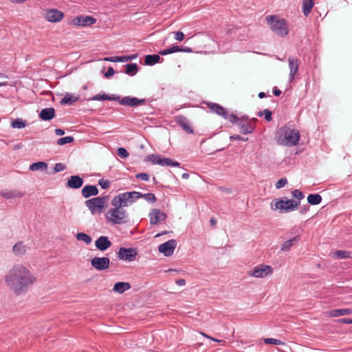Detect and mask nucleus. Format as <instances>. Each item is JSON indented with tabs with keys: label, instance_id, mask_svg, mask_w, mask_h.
Returning <instances> with one entry per match:
<instances>
[{
	"label": "nucleus",
	"instance_id": "obj_64",
	"mask_svg": "<svg viewBox=\"0 0 352 352\" xmlns=\"http://www.w3.org/2000/svg\"><path fill=\"white\" fill-rule=\"evenodd\" d=\"M210 222L212 226H215L217 223V221L214 218H211Z\"/></svg>",
	"mask_w": 352,
	"mask_h": 352
},
{
	"label": "nucleus",
	"instance_id": "obj_62",
	"mask_svg": "<svg viewBox=\"0 0 352 352\" xmlns=\"http://www.w3.org/2000/svg\"><path fill=\"white\" fill-rule=\"evenodd\" d=\"M258 96L259 98H263L266 97V94L265 92H260L258 94Z\"/></svg>",
	"mask_w": 352,
	"mask_h": 352
},
{
	"label": "nucleus",
	"instance_id": "obj_32",
	"mask_svg": "<svg viewBox=\"0 0 352 352\" xmlns=\"http://www.w3.org/2000/svg\"><path fill=\"white\" fill-rule=\"evenodd\" d=\"M352 313L351 309H336L330 311V316L332 317H338L340 316L349 315Z\"/></svg>",
	"mask_w": 352,
	"mask_h": 352
},
{
	"label": "nucleus",
	"instance_id": "obj_50",
	"mask_svg": "<svg viewBox=\"0 0 352 352\" xmlns=\"http://www.w3.org/2000/svg\"><path fill=\"white\" fill-rule=\"evenodd\" d=\"M66 168V166L63 163H56L54 166V172L58 173L64 170Z\"/></svg>",
	"mask_w": 352,
	"mask_h": 352
},
{
	"label": "nucleus",
	"instance_id": "obj_60",
	"mask_svg": "<svg viewBox=\"0 0 352 352\" xmlns=\"http://www.w3.org/2000/svg\"><path fill=\"white\" fill-rule=\"evenodd\" d=\"M219 190L222 192H225L229 193V194L232 192V190L230 188H226V187H220Z\"/></svg>",
	"mask_w": 352,
	"mask_h": 352
},
{
	"label": "nucleus",
	"instance_id": "obj_54",
	"mask_svg": "<svg viewBox=\"0 0 352 352\" xmlns=\"http://www.w3.org/2000/svg\"><path fill=\"white\" fill-rule=\"evenodd\" d=\"M115 73V71L113 67H110L108 68L107 72L105 73L104 76L106 78H109L112 76Z\"/></svg>",
	"mask_w": 352,
	"mask_h": 352
},
{
	"label": "nucleus",
	"instance_id": "obj_4",
	"mask_svg": "<svg viewBox=\"0 0 352 352\" xmlns=\"http://www.w3.org/2000/svg\"><path fill=\"white\" fill-rule=\"evenodd\" d=\"M265 19L273 32L280 36L287 35L288 28L285 19H280L276 15H268Z\"/></svg>",
	"mask_w": 352,
	"mask_h": 352
},
{
	"label": "nucleus",
	"instance_id": "obj_20",
	"mask_svg": "<svg viewBox=\"0 0 352 352\" xmlns=\"http://www.w3.org/2000/svg\"><path fill=\"white\" fill-rule=\"evenodd\" d=\"M83 179L79 175H72L67 182V186L73 189H78L83 184Z\"/></svg>",
	"mask_w": 352,
	"mask_h": 352
},
{
	"label": "nucleus",
	"instance_id": "obj_53",
	"mask_svg": "<svg viewBox=\"0 0 352 352\" xmlns=\"http://www.w3.org/2000/svg\"><path fill=\"white\" fill-rule=\"evenodd\" d=\"M231 140H239V141H247L248 139L241 137L239 135H233L230 136Z\"/></svg>",
	"mask_w": 352,
	"mask_h": 352
},
{
	"label": "nucleus",
	"instance_id": "obj_29",
	"mask_svg": "<svg viewBox=\"0 0 352 352\" xmlns=\"http://www.w3.org/2000/svg\"><path fill=\"white\" fill-rule=\"evenodd\" d=\"M0 195L6 199H10L16 197H22L24 194L17 190H12L9 191H1L0 192Z\"/></svg>",
	"mask_w": 352,
	"mask_h": 352
},
{
	"label": "nucleus",
	"instance_id": "obj_39",
	"mask_svg": "<svg viewBox=\"0 0 352 352\" xmlns=\"http://www.w3.org/2000/svg\"><path fill=\"white\" fill-rule=\"evenodd\" d=\"M338 258H351L352 252L346 250H337L333 253Z\"/></svg>",
	"mask_w": 352,
	"mask_h": 352
},
{
	"label": "nucleus",
	"instance_id": "obj_14",
	"mask_svg": "<svg viewBox=\"0 0 352 352\" xmlns=\"http://www.w3.org/2000/svg\"><path fill=\"white\" fill-rule=\"evenodd\" d=\"M207 106L212 112L217 113V115L223 117L226 120H229L230 115L226 109L223 107L221 105L211 102H207Z\"/></svg>",
	"mask_w": 352,
	"mask_h": 352
},
{
	"label": "nucleus",
	"instance_id": "obj_34",
	"mask_svg": "<svg viewBox=\"0 0 352 352\" xmlns=\"http://www.w3.org/2000/svg\"><path fill=\"white\" fill-rule=\"evenodd\" d=\"M29 168L32 171H43L47 168V164L45 162H37L31 164Z\"/></svg>",
	"mask_w": 352,
	"mask_h": 352
},
{
	"label": "nucleus",
	"instance_id": "obj_13",
	"mask_svg": "<svg viewBox=\"0 0 352 352\" xmlns=\"http://www.w3.org/2000/svg\"><path fill=\"white\" fill-rule=\"evenodd\" d=\"M177 242L174 239H170L165 243L161 244L158 247L159 252L163 253L166 256H170L173 255L174 250L176 248Z\"/></svg>",
	"mask_w": 352,
	"mask_h": 352
},
{
	"label": "nucleus",
	"instance_id": "obj_30",
	"mask_svg": "<svg viewBox=\"0 0 352 352\" xmlns=\"http://www.w3.org/2000/svg\"><path fill=\"white\" fill-rule=\"evenodd\" d=\"M131 288V285L128 282H118L116 283L113 288L115 292L118 294H123L124 292L129 290Z\"/></svg>",
	"mask_w": 352,
	"mask_h": 352
},
{
	"label": "nucleus",
	"instance_id": "obj_63",
	"mask_svg": "<svg viewBox=\"0 0 352 352\" xmlns=\"http://www.w3.org/2000/svg\"><path fill=\"white\" fill-rule=\"evenodd\" d=\"M182 177L183 179H188L189 178V174L186 173H184L182 174Z\"/></svg>",
	"mask_w": 352,
	"mask_h": 352
},
{
	"label": "nucleus",
	"instance_id": "obj_38",
	"mask_svg": "<svg viewBox=\"0 0 352 352\" xmlns=\"http://www.w3.org/2000/svg\"><path fill=\"white\" fill-rule=\"evenodd\" d=\"M26 124H27V121L22 119V118H16L14 119L12 123H11V126L13 128V129H23L24 128L25 126H26Z\"/></svg>",
	"mask_w": 352,
	"mask_h": 352
},
{
	"label": "nucleus",
	"instance_id": "obj_16",
	"mask_svg": "<svg viewBox=\"0 0 352 352\" xmlns=\"http://www.w3.org/2000/svg\"><path fill=\"white\" fill-rule=\"evenodd\" d=\"M167 216L159 209H153L149 213L151 224H158L160 221H164Z\"/></svg>",
	"mask_w": 352,
	"mask_h": 352
},
{
	"label": "nucleus",
	"instance_id": "obj_59",
	"mask_svg": "<svg viewBox=\"0 0 352 352\" xmlns=\"http://www.w3.org/2000/svg\"><path fill=\"white\" fill-rule=\"evenodd\" d=\"M176 284L179 285V286L185 285L186 280L184 279H183V278L178 279V280H176Z\"/></svg>",
	"mask_w": 352,
	"mask_h": 352
},
{
	"label": "nucleus",
	"instance_id": "obj_44",
	"mask_svg": "<svg viewBox=\"0 0 352 352\" xmlns=\"http://www.w3.org/2000/svg\"><path fill=\"white\" fill-rule=\"evenodd\" d=\"M263 115H265V119L267 122H270L272 120V113L270 110L266 109L263 111H258L257 113V116L259 117L262 116Z\"/></svg>",
	"mask_w": 352,
	"mask_h": 352
},
{
	"label": "nucleus",
	"instance_id": "obj_31",
	"mask_svg": "<svg viewBox=\"0 0 352 352\" xmlns=\"http://www.w3.org/2000/svg\"><path fill=\"white\" fill-rule=\"evenodd\" d=\"M299 239V236H296L292 239H290L285 241L281 245V250L284 252L289 250L290 248L294 245V244L298 241Z\"/></svg>",
	"mask_w": 352,
	"mask_h": 352
},
{
	"label": "nucleus",
	"instance_id": "obj_40",
	"mask_svg": "<svg viewBox=\"0 0 352 352\" xmlns=\"http://www.w3.org/2000/svg\"><path fill=\"white\" fill-rule=\"evenodd\" d=\"M76 239L78 241H84L87 245H89L91 243V237L83 232H79L76 234Z\"/></svg>",
	"mask_w": 352,
	"mask_h": 352
},
{
	"label": "nucleus",
	"instance_id": "obj_28",
	"mask_svg": "<svg viewBox=\"0 0 352 352\" xmlns=\"http://www.w3.org/2000/svg\"><path fill=\"white\" fill-rule=\"evenodd\" d=\"M79 100L78 96H75L69 93H66L61 100L60 101V104H69L71 105L74 102L78 101Z\"/></svg>",
	"mask_w": 352,
	"mask_h": 352
},
{
	"label": "nucleus",
	"instance_id": "obj_18",
	"mask_svg": "<svg viewBox=\"0 0 352 352\" xmlns=\"http://www.w3.org/2000/svg\"><path fill=\"white\" fill-rule=\"evenodd\" d=\"M111 241L106 236H100L95 241L96 248L101 252H104L108 248H109L111 246Z\"/></svg>",
	"mask_w": 352,
	"mask_h": 352
},
{
	"label": "nucleus",
	"instance_id": "obj_47",
	"mask_svg": "<svg viewBox=\"0 0 352 352\" xmlns=\"http://www.w3.org/2000/svg\"><path fill=\"white\" fill-rule=\"evenodd\" d=\"M117 153L121 158H126L129 155V152L126 148L123 147L118 148L117 150Z\"/></svg>",
	"mask_w": 352,
	"mask_h": 352
},
{
	"label": "nucleus",
	"instance_id": "obj_5",
	"mask_svg": "<svg viewBox=\"0 0 352 352\" xmlns=\"http://www.w3.org/2000/svg\"><path fill=\"white\" fill-rule=\"evenodd\" d=\"M140 196L142 195H140V192H126L120 193L119 195L115 196L111 201L113 203L117 204L118 206L124 208L131 205L137 199L140 198Z\"/></svg>",
	"mask_w": 352,
	"mask_h": 352
},
{
	"label": "nucleus",
	"instance_id": "obj_2",
	"mask_svg": "<svg viewBox=\"0 0 352 352\" xmlns=\"http://www.w3.org/2000/svg\"><path fill=\"white\" fill-rule=\"evenodd\" d=\"M300 139L298 130L291 129L289 126H284L279 129L276 135V140L278 144L292 146L298 144Z\"/></svg>",
	"mask_w": 352,
	"mask_h": 352
},
{
	"label": "nucleus",
	"instance_id": "obj_12",
	"mask_svg": "<svg viewBox=\"0 0 352 352\" xmlns=\"http://www.w3.org/2000/svg\"><path fill=\"white\" fill-rule=\"evenodd\" d=\"M93 268L98 271H103L108 269L110 266V259L108 257H94L90 261Z\"/></svg>",
	"mask_w": 352,
	"mask_h": 352
},
{
	"label": "nucleus",
	"instance_id": "obj_17",
	"mask_svg": "<svg viewBox=\"0 0 352 352\" xmlns=\"http://www.w3.org/2000/svg\"><path fill=\"white\" fill-rule=\"evenodd\" d=\"M175 122L184 130L187 133H193V129L190 126V121L184 116H177L175 118Z\"/></svg>",
	"mask_w": 352,
	"mask_h": 352
},
{
	"label": "nucleus",
	"instance_id": "obj_6",
	"mask_svg": "<svg viewBox=\"0 0 352 352\" xmlns=\"http://www.w3.org/2000/svg\"><path fill=\"white\" fill-rule=\"evenodd\" d=\"M300 205L299 201L288 199L286 201L280 199L274 200L270 204L272 210H279L281 212H288L293 211Z\"/></svg>",
	"mask_w": 352,
	"mask_h": 352
},
{
	"label": "nucleus",
	"instance_id": "obj_23",
	"mask_svg": "<svg viewBox=\"0 0 352 352\" xmlns=\"http://www.w3.org/2000/svg\"><path fill=\"white\" fill-rule=\"evenodd\" d=\"M138 57L137 54H131L129 56H115L105 58L104 60L109 62H127L135 59Z\"/></svg>",
	"mask_w": 352,
	"mask_h": 352
},
{
	"label": "nucleus",
	"instance_id": "obj_51",
	"mask_svg": "<svg viewBox=\"0 0 352 352\" xmlns=\"http://www.w3.org/2000/svg\"><path fill=\"white\" fill-rule=\"evenodd\" d=\"M136 178L140 179L143 181H148L149 179V176L147 173H141L136 175Z\"/></svg>",
	"mask_w": 352,
	"mask_h": 352
},
{
	"label": "nucleus",
	"instance_id": "obj_56",
	"mask_svg": "<svg viewBox=\"0 0 352 352\" xmlns=\"http://www.w3.org/2000/svg\"><path fill=\"white\" fill-rule=\"evenodd\" d=\"M339 323L343 324H352V319L351 318H340L338 320Z\"/></svg>",
	"mask_w": 352,
	"mask_h": 352
},
{
	"label": "nucleus",
	"instance_id": "obj_10",
	"mask_svg": "<svg viewBox=\"0 0 352 352\" xmlns=\"http://www.w3.org/2000/svg\"><path fill=\"white\" fill-rule=\"evenodd\" d=\"M147 160L151 162L153 164H158L162 166H179V163L173 161L170 158L162 157L159 155H149L146 157Z\"/></svg>",
	"mask_w": 352,
	"mask_h": 352
},
{
	"label": "nucleus",
	"instance_id": "obj_46",
	"mask_svg": "<svg viewBox=\"0 0 352 352\" xmlns=\"http://www.w3.org/2000/svg\"><path fill=\"white\" fill-rule=\"evenodd\" d=\"M292 196L296 199V201H299L300 203V200L305 197L302 192H301L300 190H297V189L294 190L292 191Z\"/></svg>",
	"mask_w": 352,
	"mask_h": 352
},
{
	"label": "nucleus",
	"instance_id": "obj_7",
	"mask_svg": "<svg viewBox=\"0 0 352 352\" xmlns=\"http://www.w3.org/2000/svg\"><path fill=\"white\" fill-rule=\"evenodd\" d=\"M229 121L236 124L239 128L240 132L243 134L252 133L254 129V126L252 124L250 120L248 118H239L236 115L231 113L230 115Z\"/></svg>",
	"mask_w": 352,
	"mask_h": 352
},
{
	"label": "nucleus",
	"instance_id": "obj_26",
	"mask_svg": "<svg viewBox=\"0 0 352 352\" xmlns=\"http://www.w3.org/2000/svg\"><path fill=\"white\" fill-rule=\"evenodd\" d=\"M74 21H77V24L81 26H87L96 23V19L89 16H80L76 17Z\"/></svg>",
	"mask_w": 352,
	"mask_h": 352
},
{
	"label": "nucleus",
	"instance_id": "obj_61",
	"mask_svg": "<svg viewBox=\"0 0 352 352\" xmlns=\"http://www.w3.org/2000/svg\"><path fill=\"white\" fill-rule=\"evenodd\" d=\"M180 52H192V50L191 48L188 47H186L185 48H182V47H180Z\"/></svg>",
	"mask_w": 352,
	"mask_h": 352
},
{
	"label": "nucleus",
	"instance_id": "obj_15",
	"mask_svg": "<svg viewBox=\"0 0 352 352\" xmlns=\"http://www.w3.org/2000/svg\"><path fill=\"white\" fill-rule=\"evenodd\" d=\"M118 101L122 105L134 107L144 104L146 102V99H139L135 97L125 96L122 99L119 98V100Z\"/></svg>",
	"mask_w": 352,
	"mask_h": 352
},
{
	"label": "nucleus",
	"instance_id": "obj_37",
	"mask_svg": "<svg viewBox=\"0 0 352 352\" xmlns=\"http://www.w3.org/2000/svg\"><path fill=\"white\" fill-rule=\"evenodd\" d=\"M307 201L311 205H318L322 201V197L319 194H310L307 197Z\"/></svg>",
	"mask_w": 352,
	"mask_h": 352
},
{
	"label": "nucleus",
	"instance_id": "obj_55",
	"mask_svg": "<svg viewBox=\"0 0 352 352\" xmlns=\"http://www.w3.org/2000/svg\"><path fill=\"white\" fill-rule=\"evenodd\" d=\"M309 210V206L308 204L303 205L300 209V214H305Z\"/></svg>",
	"mask_w": 352,
	"mask_h": 352
},
{
	"label": "nucleus",
	"instance_id": "obj_21",
	"mask_svg": "<svg viewBox=\"0 0 352 352\" xmlns=\"http://www.w3.org/2000/svg\"><path fill=\"white\" fill-rule=\"evenodd\" d=\"M289 78L293 80L294 76L296 75L299 68L298 60L294 58H289Z\"/></svg>",
	"mask_w": 352,
	"mask_h": 352
},
{
	"label": "nucleus",
	"instance_id": "obj_45",
	"mask_svg": "<svg viewBox=\"0 0 352 352\" xmlns=\"http://www.w3.org/2000/svg\"><path fill=\"white\" fill-rule=\"evenodd\" d=\"M264 342L267 344L280 345L283 344L280 340L275 338H265Z\"/></svg>",
	"mask_w": 352,
	"mask_h": 352
},
{
	"label": "nucleus",
	"instance_id": "obj_11",
	"mask_svg": "<svg viewBox=\"0 0 352 352\" xmlns=\"http://www.w3.org/2000/svg\"><path fill=\"white\" fill-rule=\"evenodd\" d=\"M138 255V251L133 248L121 247L117 252V256L121 261H133Z\"/></svg>",
	"mask_w": 352,
	"mask_h": 352
},
{
	"label": "nucleus",
	"instance_id": "obj_33",
	"mask_svg": "<svg viewBox=\"0 0 352 352\" xmlns=\"http://www.w3.org/2000/svg\"><path fill=\"white\" fill-rule=\"evenodd\" d=\"M160 60V56L158 54H149L146 55L144 58V63L146 65H153L158 63Z\"/></svg>",
	"mask_w": 352,
	"mask_h": 352
},
{
	"label": "nucleus",
	"instance_id": "obj_49",
	"mask_svg": "<svg viewBox=\"0 0 352 352\" xmlns=\"http://www.w3.org/2000/svg\"><path fill=\"white\" fill-rule=\"evenodd\" d=\"M98 184L102 189H107L110 186V182L109 180L101 179L98 181Z\"/></svg>",
	"mask_w": 352,
	"mask_h": 352
},
{
	"label": "nucleus",
	"instance_id": "obj_35",
	"mask_svg": "<svg viewBox=\"0 0 352 352\" xmlns=\"http://www.w3.org/2000/svg\"><path fill=\"white\" fill-rule=\"evenodd\" d=\"M302 12L305 16H308L314 6L313 0H303L302 1Z\"/></svg>",
	"mask_w": 352,
	"mask_h": 352
},
{
	"label": "nucleus",
	"instance_id": "obj_27",
	"mask_svg": "<svg viewBox=\"0 0 352 352\" xmlns=\"http://www.w3.org/2000/svg\"><path fill=\"white\" fill-rule=\"evenodd\" d=\"M91 100H119V96L115 94L107 95L106 94H98L90 98Z\"/></svg>",
	"mask_w": 352,
	"mask_h": 352
},
{
	"label": "nucleus",
	"instance_id": "obj_52",
	"mask_svg": "<svg viewBox=\"0 0 352 352\" xmlns=\"http://www.w3.org/2000/svg\"><path fill=\"white\" fill-rule=\"evenodd\" d=\"M175 38L177 41H182L184 38V34L182 32L178 31L175 32Z\"/></svg>",
	"mask_w": 352,
	"mask_h": 352
},
{
	"label": "nucleus",
	"instance_id": "obj_1",
	"mask_svg": "<svg viewBox=\"0 0 352 352\" xmlns=\"http://www.w3.org/2000/svg\"><path fill=\"white\" fill-rule=\"evenodd\" d=\"M5 283L16 296L25 294L36 281L34 275L22 264L14 265L5 275Z\"/></svg>",
	"mask_w": 352,
	"mask_h": 352
},
{
	"label": "nucleus",
	"instance_id": "obj_36",
	"mask_svg": "<svg viewBox=\"0 0 352 352\" xmlns=\"http://www.w3.org/2000/svg\"><path fill=\"white\" fill-rule=\"evenodd\" d=\"M125 67V74L131 76L135 75L138 71V65L136 63H128Z\"/></svg>",
	"mask_w": 352,
	"mask_h": 352
},
{
	"label": "nucleus",
	"instance_id": "obj_3",
	"mask_svg": "<svg viewBox=\"0 0 352 352\" xmlns=\"http://www.w3.org/2000/svg\"><path fill=\"white\" fill-rule=\"evenodd\" d=\"M111 204L113 208H110L106 213V219L112 224H124L129 221L127 211L112 201Z\"/></svg>",
	"mask_w": 352,
	"mask_h": 352
},
{
	"label": "nucleus",
	"instance_id": "obj_43",
	"mask_svg": "<svg viewBox=\"0 0 352 352\" xmlns=\"http://www.w3.org/2000/svg\"><path fill=\"white\" fill-rule=\"evenodd\" d=\"M140 198H144L145 200H146L149 203H154L156 201V197L153 193H145L143 194L140 192Z\"/></svg>",
	"mask_w": 352,
	"mask_h": 352
},
{
	"label": "nucleus",
	"instance_id": "obj_9",
	"mask_svg": "<svg viewBox=\"0 0 352 352\" xmlns=\"http://www.w3.org/2000/svg\"><path fill=\"white\" fill-rule=\"evenodd\" d=\"M273 273V268L270 265L260 264L254 267L251 270L248 272L250 276L255 278H265Z\"/></svg>",
	"mask_w": 352,
	"mask_h": 352
},
{
	"label": "nucleus",
	"instance_id": "obj_57",
	"mask_svg": "<svg viewBox=\"0 0 352 352\" xmlns=\"http://www.w3.org/2000/svg\"><path fill=\"white\" fill-rule=\"evenodd\" d=\"M55 133L56 135L61 136L65 134V131H64V130H63L61 129H56Z\"/></svg>",
	"mask_w": 352,
	"mask_h": 352
},
{
	"label": "nucleus",
	"instance_id": "obj_48",
	"mask_svg": "<svg viewBox=\"0 0 352 352\" xmlns=\"http://www.w3.org/2000/svg\"><path fill=\"white\" fill-rule=\"evenodd\" d=\"M287 179L286 177L280 178L276 184V188L280 189L283 188L287 184Z\"/></svg>",
	"mask_w": 352,
	"mask_h": 352
},
{
	"label": "nucleus",
	"instance_id": "obj_8",
	"mask_svg": "<svg viewBox=\"0 0 352 352\" xmlns=\"http://www.w3.org/2000/svg\"><path fill=\"white\" fill-rule=\"evenodd\" d=\"M106 199L107 197H97L86 200L85 204L92 214L100 213L104 207Z\"/></svg>",
	"mask_w": 352,
	"mask_h": 352
},
{
	"label": "nucleus",
	"instance_id": "obj_42",
	"mask_svg": "<svg viewBox=\"0 0 352 352\" xmlns=\"http://www.w3.org/2000/svg\"><path fill=\"white\" fill-rule=\"evenodd\" d=\"M74 140V138L72 136H67L64 138H60L58 140L57 144L60 146L65 145L66 144L72 143Z\"/></svg>",
	"mask_w": 352,
	"mask_h": 352
},
{
	"label": "nucleus",
	"instance_id": "obj_41",
	"mask_svg": "<svg viewBox=\"0 0 352 352\" xmlns=\"http://www.w3.org/2000/svg\"><path fill=\"white\" fill-rule=\"evenodd\" d=\"M180 47L179 46H177V45H174L170 48H168V49H166V50H161L159 54H161V55H163V56H165V55H168V54H173V53H175V52H180Z\"/></svg>",
	"mask_w": 352,
	"mask_h": 352
},
{
	"label": "nucleus",
	"instance_id": "obj_25",
	"mask_svg": "<svg viewBox=\"0 0 352 352\" xmlns=\"http://www.w3.org/2000/svg\"><path fill=\"white\" fill-rule=\"evenodd\" d=\"M28 249L23 241H19L13 245L12 252L15 256H22L27 252Z\"/></svg>",
	"mask_w": 352,
	"mask_h": 352
},
{
	"label": "nucleus",
	"instance_id": "obj_58",
	"mask_svg": "<svg viewBox=\"0 0 352 352\" xmlns=\"http://www.w3.org/2000/svg\"><path fill=\"white\" fill-rule=\"evenodd\" d=\"M281 91L278 89L277 87L273 88V94L275 96H279L281 94Z\"/></svg>",
	"mask_w": 352,
	"mask_h": 352
},
{
	"label": "nucleus",
	"instance_id": "obj_24",
	"mask_svg": "<svg viewBox=\"0 0 352 352\" xmlns=\"http://www.w3.org/2000/svg\"><path fill=\"white\" fill-rule=\"evenodd\" d=\"M98 194V189L94 185H86L82 189V195L85 198L96 196Z\"/></svg>",
	"mask_w": 352,
	"mask_h": 352
},
{
	"label": "nucleus",
	"instance_id": "obj_19",
	"mask_svg": "<svg viewBox=\"0 0 352 352\" xmlns=\"http://www.w3.org/2000/svg\"><path fill=\"white\" fill-rule=\"evenodd\" d=\"M63 13L61 11L52 9L47 10L45 13V19L50 22H58L63 18Z\"/></svg>",
	"mask_w": 352,
	"mask_h": 352
},
{
	"label": "nucleus",
	"instance_id": "obj_22",
	"mask_svg": "<svg viewBox=\"0 0 352 352\" xmlns=\"http://www.w3.org/2000/svg\"><path fill=\"white\" fill-rule=\"evenodd\" d=\"M55 115L56 112L54 108H45L41 111L39 118L43 121H50L55 117Z\"/></svg>",
	"mask_w": 352,
	"mask_h": 352
}]
</instances>
